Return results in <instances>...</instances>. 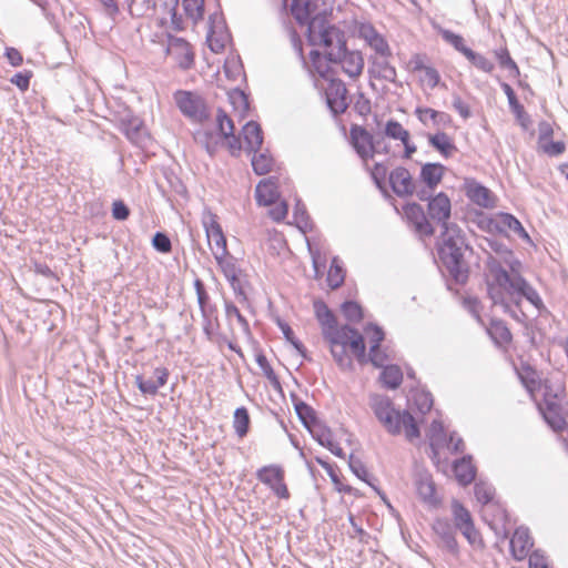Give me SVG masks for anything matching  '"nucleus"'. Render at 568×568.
Listing matches in <instances>:
<instances>
[{
  "label": "nucleus",
  "instance_id": "nucleus-22",
  "mask_svg": "<svg viewBox=\"0 0 568 568\" xmlns=\"http://www.w3.org/2000/svg\"><path fill=\"white\" fill-rule=\"evenodd\" d=\"M471 223H474L480 231L486 232L488 234H497L505 239H510V234L507 230L504 229L501 220L481 211H475Z\"/></svg>",
  "mask_w": 568,
  "mask_h": 568
},
{
  "label": "nucleus",
  "instance_id": "nucleus-26",
  "mask_svg": "<svg viewBox=\"0 0 568 568\" xmlns=\"http://www.w3.org/2000/svg\"><path fill=\"white\" fill-rule=\"evenodd\" d=\"M245 142V152L250 155L252 151H258L264 143V133L258 122L247 121L242 128Z\"/></svg>",
  "mask_w": 568,
  "mask_h": 568
},
{
  "label": "nucleus",
  "instance_id": "nucleus-6",
  "mask_svg": "<svg viewBox=\"0 0 568 568\" xmlns=\"http://www.w3.org/2000/svg\"><path fill=\"white\" fill-rule=\"evenodd\" d=\"M176 106L181 113L196 123H203L210 118L205 100L194 91L178 90L174 93Z\"/></svg>",
  "mask_w": 568,
  "mask_h": 568
},
{
  "label": "nucleus",
  "instance_id": "nucleus-61",
  "mask_svg": "<svg viewBox=\"0 0 568 568\" xmlns=\"http://www.w3.org/2000/svg\"><path fill=\"white\" fill-rule=\"evenodd\" d=\"M474 495L478 503H480L481 505H487L491 503L494 499L495 488L493 487V485L479 480L476 481L474 485Z\"/></svg>",
  "mask_w": 568,
  "mask_h": 568
},
{
  "label": "nucleus",
  "instance_id": "nucleus-11",
  "mask_svg": "<svg viewBox=\"0 0 568 568\" xmlns=\"http://www.w3.org/2000/svg\"><path fill=\"white\" fill-rule=\"evenodd\" d=\"M351 145L362 160L374 158L379 143L363 125L352 124L349 130Z\"/></svg>",
  "mask_w": 568,
  "mask_h": 568
},
{
  "label": "nucleus",
  "instance_id": "nucleus-20",
  "mask_svg": "<svg viewBox=\"0 0 568 568\" xmlns=\"http://www.w3.org/2000/svg\"><path fill=\"white\" fill-rule=\"evenodd\" d=\"M179 7V0H144V17L163 30L168 28V11Z\"/></svg>",
  "mask_w": 568,
  "mask_h": 568
},
{
  "label": "nucleus",
  "instance_id": "nucleus-31",
  "mask_svg": "<svg viewBox=\"0 0 568 568\" xmlns=\"http://www.w3.org/2000/svg\"><path fill=\"white\" fill-rule=\"evenodd\" d=\"M516 373L521 385L529 394H534L540 388L537 369L528 362H521L520 369H516Z\"/></svg>",
  "mask_w": 568,
  "mask_h": 568
},
{
  "label": "nucleus",
  "instance_id": "nucleus-48",
  "mask_svg": "<svg viewBox=\"0 0 568 568\" xmlns=\"http://www.w3.org/2000/svg\"><path fill=\"white\" fill-rule=\"evenodd\" d=\"M363 329L364 333L367 335L371 353H375L377 346L383 344V342L385 341L386 334L384 328L377 323L369 322L365 324Z\"/></svg>",
  "mask_w": 568,
  "mask_h": 568
},
{
  "label": "nucleus",
  "instance_id": "nucleus-34",
  "mask_svg": "<svg viewBox=\"0 0 568 568\" xmlns=\"http://www.w3.org/2000/svg\"><path fill=\"white\" fill-rule=\"evenodd\" d=\"M293 224L306 234L313 230V222L302 199L296 197L293 209Z\"/></svg>",
  "mask_w": 568,
  "mask_h": 568
},
{
  "label": "nucleus",
  "instance_id": "nucleus-64",
  "mask_svg": "<svg viewBox=\"0 0 568 568\" xmlns=\"http://www.w3.org/2000/svg\"><path fill=\"white\" fill-rule=\"evenodd\" d=\"M307 248L310 255L312 257V266L314 270V277L321 278L324 274L326 267V257L323 256L318 248L313 247L310 243H307Z\"/></svg>",
  "mask_w": 568,
  "mask_h": 568
},
{
  "label": "nucleus",
  "instance_id": "nucleus-40",
  "mask_svg": "<svg viewBox=\"0 0 568 568\" xmlns=\"http://www.w3.org/2000/svg\"><path fill=\"white\" fill-rule=\"evenodd\" d=\"M488 334L496 345L509 344L513 341L510 329L501 320L491 321Z\"/></svg>",
  "mask_w": 568,
  "mask_h": 568
},
{
  "label": "nucleus",
  "instance_id": "nucleus-49",
  "mask_svg": "<svg viewBox=\"0 0 568 568\" xmlns=\"http://www.w3.org/2000/svg\"><path fill=\"white\" fill-rule=\"evenodd\" d=\"M468 62L477 70L485 73H493L495 63L484 54L474 51L471 48L464 54Z\"/></svg>",
  "mask_w": 568,
  "mask_h": 568
},
{
  "label": "nucleus",
  "instance_id": "nucleus-18",
  "mask_svg": "<svg viewBox=\"0 0 568 568\" xmlns=\"http://www.w3.org/2000/svg\"><path fill=\"white\" fill-rule=\"evenodd\" d=\"M407 221L414 225L415 231L426 237L435 234L436 229L429 222L427 214L419 203L412 202L403 206Z\"/></svg>",
  "mask_w": 568,
  "mask_h": 568
},
{
  "label": "nucleus",
  "instance_id": "nucleus-24",
  "mask_svg": "<svg viewBox=\"0 0 568 568\" xmlns=\"http://www.w3.org/2000/svg\"><path fill=\"white\" fill-rule=\"evenodd\" d=\"M277 178L270 176L261 180L255 186V200L260 206H271L280 197Z\"/></svg>",
  "mask_w": 568,
  "mask_h": 568
},
{
  "label": "nucleus",
  "instance_id": "nucleus-43",
  "mask_svg": "<svg viewBox=\"0 0 568 568\" xmlns=\"http://www.w3.org/2000/svg\"><path fill=\"white\" fill-rule=\"evenodd\" d=\"M151 247L159 254L169 255L172 253L173 243L166 231H156L150 237Z\"/></svg>",
  "mask_w": 568,
  "mask_h": 568
},
{
  "label": "nucleus",
  "instance_id": "nucleus-23",
  "mask_svg": "<svg viewBox=\"0 0 568 568\" xmlns=\"http://www.w3.org/2000/svg\"><path fill=\"white\" fill-rule=\"evenodd\" d=\"M452 471L462 487H466L473 483L477 474V467L473 463V456L463 455L452 464Z\"/></svg>",
  "mask_w": 568,
  "mask_h": 568
},
{
  "label": "nucleus",
  "instance_id": "nucleus-41",
  "mask_svg": "<svg viewBox=\"0 0 568 568\" xmlns=\"http://www.w3.org/2000/svg\"><path fill=\"white\" fill-rule=\"evenodd\" d=\"M169 378V369L164 366L155 367L153 376L149 379H144V395L156 394L158 389L164 386Z\"/></svg>",
  "mask_w": 568,
  "mask_h": 568
},
{
  "label": "nucleus",
  "instance_id": "nucleus-46",
  "mask_svg": "<svg viewBox=\"0 0 568 568\" xmlns=\"http://www.w3.org/2000/svg\"><path fill=\"white\" fill-rule=\"evenodd\" d=\"M214 132L210 130H197L193 134L194 141L200 144L211 158L215 155L219 146V141L214 140Z\"/></svg>",
  "mask_w": 568,
  "mask_h": 568
},
{
  "label": "nucleus",
  "instance_id": "nucleus-35",
  "mask_svg": "<svg viewBox=\"0 0 568 568\" xmlns=\"http://www.w3.org/2000/svg\"><path fill=\"white\" fill-rule=\"evenodd\" d=\"M346 270L338 256L331 258L329 268L327 271L326 282L331 290H337L345 281Z\"/></svg>",
  "mask_w": 568,
  "mask_h": 568
},
{
  "label": "nucleus",
  "instance_id": "nucleus-14",
  "mask_svg": "<svg viewBox=\"0 0 568 568\" xmlns=\"http://www.w3.org/2000/svg\"><path fill=\"white\" fill-rule=\"evenodd\" d=\"M557 394L552 393L550 387L546 389L544 393L545 409H540V413L548 427L560 433L567 428V420L562 415L560 404L555 400Z\"/></svg>",
  "mask_w": 568,
  "mask_h": 568
},
{
  "label": "nucleus",
  "instance_id": "nucleus-58",
  "mask_svg": "<svg viewBox=\"0 0 568 568\" xmlns=\"http://www.w3.org/2000/svg\"><path fill=\"white\" fill-rule=\"evenodd\" d=\"M183 10L195 24L204 18V0H182Z\"/></svg>",
  "mask_w": 568,
  "mask_h": 568
},
{
  "label": "nucleus",
  "instance_id": "nucleus-32",
  "mask_svg": "<svg viewBox=\"0 0 568 568\" xmlns=\"http://www.w3.org/2000/svg\"><path fill=\"white\" fill-rule=\"evenodd\" d=\"M379 374V382L383 387L389 390L399 388L403 383V372L397 364H385Z\"/></svg>",
  "mask_w": 568,
  "mask_h": 568
},
{
  "label": "nucleus",
  "instance_id": "nucleus-9",
  "mask_svg": "<svg viewBox=\"0 0 568 568\" xmlns=\"http://www.w3.org/2000/svg\"><path fill=\"white\" fill-rule=\"evenodd\" d=\"M327 62L341 64L343 71L351 78H357L364 69V59L359 51L347 48V42L342 50H331L327 53Z\"/></svg>",
  "mask_w": 568,
  "mask_h": 568
},
{
  "label": "nucleus",
  "instance_id": "nucleus-62",
  "mask_svg": "<svg viewBox=\"0 0 568 568\" xmlns=\"http://www.w3.org/2000/svg\"><path fill=\"white\" fill-rule=\"evenodd\" d=\"M409 131L406 130L397 120L389 119L384 126V135L393 139L403 141L404 139H407L409 136Z\"/></svg>",
  "mask_w": 568,
  "mask_h": 568
},
{
  "label": "nucleus",
  "instance_id": "nucleus-47",
  "mask_svg": "<svg viewBox=\"0 0 568 568\" xmlns=\"http://www.w3.org/2000/svg\"><path fill=\"white\" fill-rule=\"evenodd\" d=\"M215 122L216 125L214 134H216L220 139L232 135V132H235V124L233 120L222 108L217 109Z\"/></svg>",
  "mask_w": 568,
  "mask_h": 568
},
{
  "label": "nucleus",
  "instance_id": "nucleus-39",
  "mask_svg": "<svg viewBox=\"0 0 568 568\" xmlns=\"http://www.w3.org/2000/svg\"><path fill=\"white\" fill-rule=\"evenodd\" d=\"M255 362L262 369L263 375L268 379L273 388L277 392H282L281 381L278 376L275 374L272 365L270 364L263 351L260 349L255 353Z\"/></svg>",
  "mask_w": 568,
  "mask_h": 568
},
{
  "label": "nucleus",
  "instance_id": "nucleus-17",
  "mask_svg": "<svg viewBox=\"0 0 568 568\" xmlns=\"http://www.w3.org/2000/svg\"><path fill=\"white\" fill-rule=\"evenodd\" d=\"M464 192L466 197L483 209H494L496 196L494 192L474 178L465 179Z\"/></svg>",
  "mask_w": 568,
  "mask_h": 568
},
{
  "label": "nucleus",
  "instance_id": "nucleus-44",
  "mask_svg": "<svg viewBox=\"0 0 568 568\" xmlns=\"http://www.w3.org/2000/svg\"><path fill=\"white\" fill-rule=\"evenodd\" d=\"M251 418L248 409L245 406H240L234 410L233 414V427L235 434L243 438L250 430Z\"/></svg>",
  "mask_w": 568,
  "mask_h": 568
},
{
  "label": "nucleus",
  "instance_id": "nucleus-4",
  "mask_svg": "<svg viewBox=\"0 0 568 568\" xmlns=\"http://www.w3.org/2000/svg\"><path fill=\"white\" fill-rule=\"evenodd\" d=\"M151 42L161 44L163 53L172 57L180 69L190 70L193 67L195 54L192 45L184 38L173 36L168 28L155 32Z\"/></svg>",
  "mask_w": 568,
  "mask_h": 568
},
{
  "label": "nucleus",
  "instance_id": "nucleus-54",
  "mask_svg": "<svg viewBox=\"0 0 568 568\" xmlns=\"http://www.w3.org/2000/svg\"><path fill=\"white\" fill-rule=\"evenodd\" d=\"M413 403L415 408L422 414L425 415L433 408L434 397L432 393L427 389H418L413 393Z\"/></svg>",
  "mask_w": 568,
  "mask_h": 568
},
{
  "label": "nucleus",
  "instance_id": "nucleus-2",
  "mask_svg": "<svg viewBox=\"0 0 568 568\" xmlns=\"http://www.w3.org/2000/svg\"><path fill=\"white\" fill-rule=\"evenodd\" d=\"M313 307L322 328L323 338L331 346H348L361 365L367 364L368 352L364 335L349 324L339 325L335 314L324 301H314Z\"/></svg>",
  "mask_w": 568,
  "mask_h": 568
},
{
  "label": "nucleus",
  "instance_id": "nucleus-50",
  "mask_svg": "<svg viewBox=\"0 0 568 568\" xmlns=\"http://www.w3.org/2000/svg\"><path fill=\"white\" fill-rule=\"evenodd\" d=\"M341 312L351 323H359L364 320V310L362 305L354 300H346L341 304Z\"/></svg>",
  "mask_w": 568,
  "mask_h": 568
},
{
  "label": "nucleus",
  "instance_id": "nucleus-29",
  "mask_svg": "<svg viewBox=\"0 0 568 568\" xmlns=\"http://www.w3.org/2000/svg\"><path fill=\"white\" fill-rule=\"evenodd\" d=\"M427 141L428 144L444 159H449L455 152H457L456 144L445 131H437L433 134L428 133Z\"/></svg>",
  "mask_w": 568,
  "mask_h": 568
},
{
  "label": "nucleus",
  "instance_id": "nucleus-53",
  "mask_svg": "<svg viewBox=\"0 0 568 568\" xmlns=\"http://www.w3.org/2000/svg\"><path fill=\"white\" fill-rule=\"evenodd\" d=\"M386 176H387V168L381 163L376 162L371 170V179L377 190L385 196L389 197V193L386 187Z\"/></svg>",
  "mask_w": 568,
  "mask_h": 568
},
{
  "label": "nucleus",
  "instance_id": "nucleus-28",
  "mask_svg": "<svg viewBox=\"0 0 568 568\" xmlns=\"http://www.w3.org/2000/svg\"><path fill=\"white\" fill-rule=\"evenodd\" d=\"M416 490L420 500L432 509L442 506V498L437 496L436 484L430 477H422L416 481Z\"/></svg>",
  "mask_w": 568,
  "mask_h": 568
},
{
  "label": "nucleus",
  "instance_id": "nucleus-45",
  "mask_svg": "<svg viewBox=\"0 0 568 568\" xmlns=\"http://www.w3.org/2000/svg\"><path fill=\"white\" fill-rule=\"evenodd\" d=\"M227 95L234 110H240L242 118L246 116L251 108L248 94L241 88L236 87L233 88Z\"/></svg>",
  "mask_w": 568,
  "mask_h": 568
},
{
  "label": "nucleus",
  "instance_id": "nucleus-57",
  "mask_svg": "<svg viewBox=\"0 0 568 568\" xmlns=\"http://www.w3.org/2000/svg\"><path fill=\"white\" fill-rule=\"evenodd\" d=\"M310 59L320 77L324 80H328L331 68L325 63L327 62V51L322 53L317 49H313L310 51Z\"/></svg>",
  "mask_w": 568,
  "mask_h": 568
},
{
  "label": "nucleus",
  "instance_id": "nucleus-3",
  "mask_svg": "<svg viewBox=\"0 0 568 568\" xmlns=\"http://www.w3.org/2000/svg\"><path fill=\"white\" fill-rule=\"evenodd\" d=\"M369 407L388 434L397 436L402 433V428H404L405 435L409 440L420 436V427L415 417L407 409L400 410L395 408L394 402L389 396L372 394L369 396Z\"/></svg>",
  "mask_w": 568,
  "mask_h": 568
},
{
  "label": "nucleus",
  "instance_id": "nucleus-5",
  "mask_svg": "<svg viewBox=\"0 0 568 568\" xmlns=\"http://www.w3.org/2000/svg\"><path fill=\"white\" fill-rule=\"evenodd\" d=\"M328 14L326 12L320 20H315L311 24L310 30H306L307 43L312 47L321 45L327 53L331 50H342L347 42L345 32L329 23Z\"/></svg>",
  "mask_w": 568,
  "mask_h": 568
},
{
  "label": "nucleus",
  "instance_id": "nucleus-63",
  "mask_svg": "<svg viewBox=\"0 0 568 568\" xmlns=\"http://www.w3.org/2000/svg\"><path fill=\"white\" fill-rule=\"evenodd\" d=\"M202 222L209 240L223 233V229L219 223L217 215L212 213L211 211L204 213Z\"/></svg>",
  "mask_w": 568,
  "mask_h": 568
},
{
  "label": "nucleus",
  "instance_id": "nucleus-42",
  "mask_svg": "<svg viewBox=\"0 0 568 568\" xmlns=\"http://www.w3.org/2000/svg\"><path fill=\"white\" fill-rule=\"evenodd\" d=\"M452 514L454 518L453 526L457 530L474 524L470 511L458 499L452 500Z\"/></svg>",
  "mask_w": 568,
  "mask_h": 568
},
{
  "label": "nucleus",
  "instance_id": "nucleus-7",
  "mask_svg": "<svg viewBox=\"0 0 568 568\" xmlns=\"http://www.w3.org/2000/svg\"><path fill=\"white\" fill-rule=\"evenodd\" d=\"M229 41H232V34L219 6V11L209 16L205 42L209 49L217 54L224 51Z\"/></svg>",
  "mask_w": 568,
  "mask_h": 568
},
{
  "label": "nucleus",
  "instance_id": "nucleus-21",
  "mask_svg": "<svg viewBox=\"0 0 568 568\" xmlns=\"http://www.w3.org/2000/svg\"><path fill=\"white\" fill-rule=\"evenodd\" d=\"M388 183L392 191L399 197L410 196L415 192L414 179L405 166L393 169L388 174Z\"/></svg>",
  "mask_w": 568,
  "mask_h": 568
},
{
  "label": "nucleus",
  "instance_id": "nucleus-19",
  "mask_svg": "<svg viewBox=\"0 0 568 568\" xmlns=\"http://www.w3.org/2000/svg\"><path fill=\"white\" fill-rule=\"evenodd\" d=\"M534 546V539L530 530L526 526H518L509 540V550L516 561H521L529 557V551Z\"/></svg>",
  "mask_w": 568,
  "mask_h": 568
},
{
  "label": "nucleus",
  "instance_id": "nucleus-10",
  "mask_svg": "<svg viewBox=\"0 0 568 568\" xmlns=\"http://www.w3.org/2000/svg\"><path fill=\"white\" fill-rule=\"evenodd\" d=\"M256 478L266 485L280 499H288L290 491L284 480V470L280 465L271 464L256 471Z\"/></svg>",
  "mask_w": 568,
  "mask_h": 568
},
{
  "label": "nucleus",
  "instance_id": "nucleus-33",
  "mask_svg": "<svg viewBox=\"0 0 568 568\" xmlns=\"http://www.w3.org/2000/svg\"><path fill=\"white\" fill-rule=\"evenodd\" d=\"M275 323L277 327L281 329L285 341L294 347V349L298 353L300 356L303 357V359L311 362L312 357L308 355L306 347L295 336V333L293 328L290 326V324L280 316L276 317Z\"/></svg>",
  "mask_w": 568,
  "mask_h": 568
},
{
  "label": "nucleus",
  "instance_id": "nucleus-1",
  "mask_svg": "<svg viewBox=\"0 0 568 568\" xmlns=\"http://www.w3.org/2000/svg\"><path fill=\"white\" fill-rule=\"evenodd\" d=\"M436 251L440 265L445 268L448 280L456 285H465L470 275V266L465 257L473 247L466 242L463 230L454 224L450 229L445 227L436 241Z\"/></svg>",
  "mask_w": 568,
  "mask_h": 568
},
{
  "label": "nucleus",
  "instance_id": "nucleus-36",
  "mask_svg": "<svg viewBox=\"0 0 568 568\" xmlns=\"http://www.w3.org/2000/svg\"><path fill=\"white\" fill-rule=\"evenodd\" d=\"M415 114L423 124H426V115H429L433 124L437 126H447L452 123L450 114L428 106H417Z\"/></svg>",
  "mask_w": 568,
  "mask_h": 568
},
{
  "label": "nucleus",
  "instance_id": "nucleus-16",
  "mask_svg": "<svg viewBox=\"0 0 568 568\" xmlns=\"http://www.w3.org/2000/svg\"><path fill=\"white\" fill-rule=\"evenodd\" d=\"M506 293L518 297V300L515 301L516 306H520V298H525L538 311L540 315L548 313V308L539 293L525 277L516 278V282L506 291Z\"/></svg>",
  "mask_w": 568,
  "mask_h": 568
},
{
  "label": "nucleus",
  "instance_id": "nucleus-60",
  "mask_svg": "<svg viewBox=\"0 0 568 568\" xmlns=\"http://www.w3.org/2000/svg\"><path fill=\"white\" fill-rule=\"evenodd\" d=\"M308 433L322 447H325L333 439L332 429L323 420L310 428Z\"/></svg>",
  "mask_w": 568,
  "mask_h": 568
},
{
  "label": "nucleus",
  "instance_id": "nucleus-59",
  "mask_svg": "<svg viewBox=\"0 0 568 568\" xmlns=\"http://www.w3.org/2000/svg\"><path fill=\"white\" fill-rule=\"evenodd\" d=\"M225 316L230 321L234 316L237 323L241 325L242 331L245 335L251 336V327L246 317L240 312L239 307L231 301H224Z\"/></svg>",
  "mask_w": 568,
  "mask_h": 568
},
{
  "label": "nucleus",
  "instance_id": "nucleus-51",
  "mask_svg": "<svg viewBox=\"0 0 568 568\" xmlns=\"http://www.w3.org/2000/svg\"><path fill=\"white\" fill-rule=\"evenodd\" d=\"M223 69H224L225 77L229 80L235 81L241 74L243 75L244 79H246L243 62L239 54L227 57L225 59Z\"/></svg>",
  "mask_w": 568,
  "mask_h": 568
},
{
  "label": "nucleus",
  "instance_id": "nucleus-52",
  "mask_svg": "<svg viewBox=\"0 0 568 568\" xmlns=\"http://www.w3.org/2000/svg\"><path fill=\"white\" fill-rule=\"evenodd\" d=\"M202 316V327L204 335H209L211 329H220V321L217 316V307L216 305L206 306L200 311Z\"/></svg>",
  "mask_w": 568,
  "mask_h": 568
},
{
  "label": "nucleus",
  "instance_id": "nucleus-8",
  "mask_svg": "<svg viewBox=\"0 0 568 568\" xmlns=\"http://www.w3.org/2000/svg\"><path fill=\"white\" fill-rule=\"evenodd\" d=\"M486 266L495 278V283L498 287L505 288V291L511 287L516 278L524 277L521 275L523 263L519 258L511 260L510 263L507 264L509 267V271H507L496 257L488 254Z\"/></svg>",
  "mask_w": 568,
  "mask_h": 568
},
{
  "label": "nucleus",
  "instance_id": "nucleus-38",
  "mask_svg": "<svg viewBox=\"0 0 568 568\" xmlns=\"http://www.w3.org/2000/svg\"><path fill=\"white\" fill-rule=\"evenodd\" d=\"M497 217L501 220L505 230L513 231L526 243H532L528 232L523 226L521 222L511 213L498 212Z\"/></svg>",
  "mask_w": 568,
  "mask_h": 568
},
{
  "label": "nucleus",
  "instance_id": "nucleus-25",
  "mask_svg": "<svg viewBox=\"0 0 568 568\" xmlns=\"http://www.w3.org/2000/svg\"><path fill=\"white\" fill-rule=\"evenodd\" d=\"M310 6V0H292L291 6V12L295 21L301 27H306V30H310L311 24L315 22V20H320L327 12L326 9H323L322 11L312 14Z\"/></svg>",
  "mask_w": 568,
  "mask_h": 568
},
{
  "label": "nucleus",
  "instance_id": "nucleus-56",
  "mask_svg": "<svg viewBox=\"0 0 568 568\" xmlns=\"http://www.w3.org/2000/svg\"><path fill=\"white\" fill-rule=\"evenodd\" d=\"M438 33L446 43L450 44L457 52L463 55L470 49L465 44V40L459 33L444 28H440Z\"/></svg>",
  "mask_w": 568,
  "mask_h": 568
},
{
  "label": "nucleus",
  "instance_id": "nucleus-15",
  "mask_svg": "<svg viewBox=\"0 0 568 568\" xmlns=\"http://www.w3.org/2000/svg\"><path fill=\"white\" fill-rule=\"evenodd\" d=\"M432 529L440 540L443 547L454 558H458L460 549L456 539L457 529L452 525L450 520L446 517H437L432 524Z\"/></svg>",
  "mask_w": 568,
  "mask_h": 568
},
{
  "label": "nucleus",
  "instance_id": "nucleus-13",
  "mask_svg": "<svg viewBox=\"0 0 568 568\" xmlns=\"http://www.w3.org/2000/svg\"><path fill=\"white\" fill-rule=\"evenodd\" d=\"M328 87L325 93L326 105L334 118L343 114L349 102L345 83L337 78H328Z\"/></svg>",
  "mask_w": 568,
  "mask_h": 568
},
{
  "label": "nucleus",
  "instance_id": "nucleus-55",
  "mask_svg": "<svg viewBox=\"0 0 568 568\" xmlns=\"http://www.w3.org/2000/svg\"><path fill=\"white\" fill-rule=\"evenodd\" d=\"M297 407L296 415L307 430L322 420L310 404H297Z\"/></svg>",
  "mask_w": 568,
  "mask_h": 568
},
{
  "label": "nucleus",
  "instance_id": "nucleus-30",
  "mask_svg": "<svg viewBox=\"0 0 568 568\" xmlns=\"http://www.w3.org/2000/svg\"><path fill=\"white\" fill-rule=\"evenodd\" d=\"M251 155L252 170L256 175H265L272 171L275 160L268 149L252 151Z\"/></svg>",
  "mask_w": 568,
  "mask_h": 568
},
{
  "label": "nucleus",
  "instance_id": "nucleus-27",
  "mask_svg": "<svg viewBox=\"0 0 568 568\" xmlns=\"http://www.w3.org/2000/svg\"><path fill=\"white\" fill-rule=\"evenodd\" d=\"M446 166L439 162H426L422 164L418 180L428 189H437L442 183Z\"/></svg>",
  "mask_w": 568,
  "mask_h": 568
},
{
  "label": "nucleus",
  "instance_id": "nucleus-37",
  "mask_svg": "<svg viewBox=\"0 0 568 568\" xmlns=\"http://www.w3.org/2000/svg\"><path fill=\"white\" fill-rule=\"evenodd\" d=\"M505 288L498 287L495 283V278L493 277L491 282H487V295L493 302L494 305H499L503 307V311L509 314L511 317L518 320L516 313L511 308L510 304L507 302L505 297Z\"/></svg>",
  "mask_w": 568,
  "mask_h": 568
},
{
  "label": "nucleus",
  "instance_id": "nucleus-12",
  "mask_svg": "<svg viewBox=\"0 0 568 568\" xmlns=\"http://www.w3.org/2000/svg\"><path fill=\"white\" fill-rule=\"evenodd\" d=\"M427 216L436 222L442 231L450 229L455 223L449 222L452 216V201L449 196L440 191L427 203Z\"/></svg>",
  "mask_w": 568,
  "mask_h": 568
}]
</instances>
